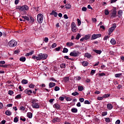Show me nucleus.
Wrapping results in <instances>:
<instances>
[{
  "label": "nucleus",
  "instance_id": "21",
  "mask_svg": "<svg viewBox=\"0 0 124 124\" xmlns=\"http://www.w3.org/2000/svg\"><path fill=\"white\" fill-rule=\"evenodd\" d=\"M117 15V11H116L115 10H114L113 11H112V15L111 16V17H116Z\"/></svg>",
  "mask_w": 124,
  "mask_h": 124
},
{
  "label": "nucleus",
  "instance_id": "10",
  "mask_svg": "<svg viewBox=\"0 0 124 124\" xmlns=\"http://www.w3.org/2000/svg\"><path fill=\"white\" fill-rule=\"evenodd\" d=\"M53 123H60L61 122V119L59 117H55L52 120Z\"/></svg>",
  "mask_w": 124,
  "mask_h": 124
},
{
  "label": "nucleus",
  "instance_id": "4",
  "mask_svg": "<svg viewBox=\"0 0 124 124\" xmlns=\"http://www.w3.org/2000/svg\"><path fill=\"white\" fill-rule=\"evenodd\" d=\"M37 22L39 23V24L42 23V22H43V15L41 14H39L37 15Z\"/></svg>",
  "mask_w": 124,
  "mask_h": 124
},
{
  "label": "nucleus",
  "instance_id": "48",
  "mask_svg": "<svg viewBox=\"0 0 124 124\" xmlns=\"http://www.w3.org/2000/svg\"><path fill=\"white\" fill-rule=\"evenodd\" d=\"M56 47H57V44H56L55 43H53L51 45V48H56Z\"/></svg>",
  "mask_w": 124,
  "mask_h": 124
},
{
  "label": "nucleus",
  "instance_id": "20",
  "mask_svg": "<svg viewBox=\"0 0 124 124\" xmlns=\"http://www.w3.org/2000/svg\"><path fill=\"white\" fill-rule=\"evenodd\" d=\"M71 112L72 113H77V112H78V109H77L76 108H72L71 109Z\"/></svg>",
  "mask_w": 124,
  "mask_h": 124
},
{
  "label": "nucleus",
  "instance_id": "29",
  "mask_svg": "<svg viewBox=\"0 0 124 124\" xmlns=\"http://www.w3.org/2000/svg\"><path fill=\"white\" fill-rule=\"evenodd\" d=\"M65 8H66L67 9H70L71 8V5H70V4H66V5H65Z\"/></svg>",
  "mask_w": 124,
  "mask_h": 124
},
{
  "label": "nucleus",
  "instance_id": "41",
  "mask_svg": "<svg viewBox=\"0 0 124 124\" xmlns=\"http://www.w3.org/2000/svg\"><path fill=\"white\" fill-rule=\"evenodd\" d=\"M21 94H18L17 96H16L15 98L16 99H20L21 97Z\"/></svg>",
  "mask_w": 124,
  "mask_h": 124
},
{
  "label": "nucleus",
  "instance_id": "34",
  "mask_svg": "<svg viewBox=\"0 0 124 124\" xmlns=\"http://www.w3.org/2000/svg\"><path fill=\"white\" fill-rule=\"evenodd\" d=\"M60 67L61 68H65V63H62L60 64Z\"/></svg>",
  "mask_w": 124,
  "mask_h": 124
},
{
  "label": "nucleus",
  "instance_id": "63",
  "mask_svg": "<svg viewBox=\"0 0 124 124\" xmlns=\"http://www.w3.org/2000/svg\"><path fill=\"white\" fill-rule=\"evenodd\" d=\"M18 53H20V50L19 49H16L15 51V54H18Z\"/></svg>",
  "mask_w": 124,
  "mask_h": 124
},
{
  "label": "nucleus",
  "instance_id": "59",
  "mask_svg": "<svg viewBox=\"0 0 124 124\" xmlns=\"http://www.w3.org/2000/svg\"><path fill=\"white\" fill-rule=\"evenodd\" d=\"M3 108V104L0 102V109H2Z\"/></svg>",
  "mask_w": 124,
  "mask_h": 124
},
{
  "label": "nucleus",
  "instance_id": "15",
  "mask_svg": "<svg viewBox=\"0 0 124 124\" xmlns=\"http://www.w3.org/2000/svg\"><path fill=\"white\" fill-rule=\"evenodd\" d=\"M84 57H85L86 58H87V59H91V57H92V55L90 53H85Z\"/></svg>",
  "mask_w": 124,
  "mask_h": 124
},
{
  "label": "nucleus",
  "instance_id": "60",
  "mask_svg": "<svg viewBox=\"0 0 124 124\" xmlns=\"http://www.w3.org/2000/svg\"><path fill=\"white\" fill-rule=\"evenodd\" d=\"M82 10L83 11L86 12L87 11V8L86 7H83L82 8Z\"/></svg>",
  "mask_w": 124,
  "mask_h": 124
},
{
  "label": "nucleus",
  "instance_id": "52",
  "mask_svg": "<svg viewBox=\"0 0 124 124\" xmlns=\"http://www.w3.org/2000/svg\"><path fill=\"white\" fill-rule=\"evenodd\" d=\"M106 74H105V73H99V76L100 77L101 76H106Z\"/></svg>",
  "mask_w": 124,
  "mask_h": 124
},
{
  "label": "nucleus",
  "instance_id": "1",
  "mask_svg": "<svg viewBox=\"0 0 124 124\" xmlns=\"http://www.w3.org/2000/svg\"><path fill=\"white\" fill-rule=\"evenodd\" d=\"M48 58V55L46 54L39 53L38 56L33 55L32 56V60H36V61H41V60H46Z\"/></svg>",
  "mask_w": 124,
  "mask_h": 124
},
{
  "label": "nucleus",
  "instance_id": "19",
  "mask_svg": "<svg viewBox=\"0 0 124 124\" xmlns=\"http://www.w3.org/2000/svg\"><path fill=\"white\" fill-rule=\"evenodd\" d=\"M56 86V83L54 82H50L49 83V88H53Z\"/></svg>",
  "mask_w": 124,
  "mask_h": 124
},
{
  "label": "nucleus",
  "instance_id": "46",
  "mask_svg": "<svg viewBox=\"0 0 124 124\" xmlns=\"http://www.w3.org/2000/svg\"><path fill=\"white\" fill-rule=\"evenodd\" d=\"M95 71H96L95 70H92L91 73H90L91 75H92V76L93 75V74H94V73H95Z\"/></svg>",
  "mask_w": 124,
  "mask_h": 124
},
{
  "label": "nucleus",
  "instance_id": "31",
  "mask_svg": "<svg viewBox=\"0 0 124 124\" xmlns=\"http://www.w3.org/2000/svg\"><path fill=\"white\" fill-rule=\"evenodd\" d=\"M68 49L66 48V47H64L63 48V50H62V53H68Z\"/></svg>",
  "mask_w": 124,
  "mask_h": 124
},
{
  "label": "nucleus",
  "instance_id": "37",
  "mask_svg": "<svg viewBox=\"0 0 124 124\" xmlns=\"http://www.w3.org/2000/svg\"><path fill=\"white\" fill-rule=\"evenodd\" d=\"M44 42H45V43H48V42L49 41V39L48 38V37H45L44 39Z\"/></svg>",
  "mask_w": 124,
  "mask_h": 124
},
{
  "label": "nucleus",
  "instance_id": "22",
  "mask_svg": "<svg viewBox=\"0 0 124 124\" xmlns=\"http://www.w3.org/2000/svg\"><path fill=\"white\" fill-rule=\"evenodd\" d=\"M74 45V44L72 42H67L66 43V46H68V47H71V46H73Z\"/></svg>",
  "mask_w": 124,
  "mask_h": 124
},
{
  "label": "nucleus",
  "instance_id": "53",
  "mask_svg": "<svg viewBox=\"0 0 124 124\" xmlns=\"http://www.w3.org/2000/svg\"><path fill=\"white\" fill-rule=\"evenodd\" d=\"M97 99H98V100H103V99H104V98L103 96L102 97H98Z\"/></svg>",
  "mask_w": 124,
  "mask_h": 124
},
{
  "label": "nucleus",
  "instance_id": "8",
  "mask_svg": "<svg viewBox=\"0 0 124 124\" xmlns=\"http://www.w3.org/2000/svg\"><path fill=\"white\" fill-rule=\"evenodd\" d=\"M32 106L35 109H39V103L32 102Z\"/></svg>",
  "mask_w": 124,
  "mask_h": 124
},
{
  "label": "nucleus",
  "instance_id": "16",
  "mask_svg": "<svg viewBox=\"0 0 124 124\" xmlns=\"http://www.w3.org/2000/svg\"><path fill=\"white\" fill-rule=\"evenodd\" d=\"M50 14V15H53L54 17H57L58 16V13H57V12H55L54 10L52 11Z\"/></svg>",
  "mask_w": 124,
  "mask_h": 124
},
{
  "label": "nucleus",
  "instance_id": "64",
  "mask_svg": "<svg viewBox=\"0 0 124 124\" xmlns=\"http://www.w3.org/2000/svg\"><path fill=\"white\" fill-rule=\"evenodd\" d=\"M61 49V47L60 46L58 47H56L55 48L56 51H60Z\"/></svg>",
  "mask_w": 124,
  "mask_h": 124
},
{
  "label": "nucleus",
  "instance_id": "56",
  "mask_svg": "<svg viewBox=\"0 0 124 124\" xmlns=\"http://www.w3.org/2000/svg\"><path fill=\"white\" fill-rule=\"evenodd\" d=\"M79 100L80 101V102H83V101H84L85 99H84V98H80L79 99Z\"/></svg>",
  "mask_w": 124,
  "mask_h": 124
},
{
  "label": "nucleus",
  "instance_id": "54",
  "mask_svg": "<svg viewBox=\"0 0 124 124\" xmlns=\"http://www.w3.org/2000/svg\"><path fill=\"white\" fill-rule=\"evenodd\" d=\"M77 21H78V26H80L81 25V20H80L79 18H78Z\"/></svg>",
  "mask_w": 124,
  "mask_h": 124
},
{
  "label": "nucleus",
  "instance_id": "7",
  "mask_svg": "<svg viewBox=\"0 0 124 124\" xmlns=\"http://www.w3.org/2000/svg\"><path fill=\"white\" fill-rule=\"evenodd\" d=\"M99 37H101V34H93L91 37V40H94V39L99 38Z\"/></svg>",
  "mask_w": 124,
  "mask_h": 124
},
{
  "label": "nucleus",
  "instance_id": "38",
  "mask_svg": "<svg viewBox=\"0 0 124 124\" xmlns=\"http://www.w3.org/2000/svg\"><path fill=\"white\" fill-rule=\"evenodd\" d=\"M64 81L65 82H68V81H69V78L67 77L64 78Z\"/></svg>",
  "mask_w": 124,
  "mask_h": 124
},
{
  "label": "nucleus",
  "instance_id": "42",
  "mask_svg": "<svg viewBox=\"0 0 124 124\" xmlns=\"http://www.w3.org/2000/svg\"><path fill=\"white\" fill-rule=\"evenodd\" d=\"M111 28L115 30L117 28V24H116V23H114Z\"/></svg>",
  "mask_w": 124,
  "mask_h": 124
},
{
  "label": "nucleus",
  "instance_id": "61",
  "mask_svg": "<svg viewBox=\"0 0 124 124\" xmlns=\"http://www.w3.org/2000/svg\"><path fill=\"white\" fill-rule=\"evenodd\" d=\"M109 38V36H105L103 39V40L105 41V40H107V39H108Z\"/></svg>",
  "mask_w": 124,
  "mask_h": 124
},
{
  "label": "nucleus",
  "instance_id": "45",
  "mask_svg": "<svg viewBox=\"0 0 124 124\" xmlns=\"http://www.w3.org/2000/svg\"><path fill=\"white\" fill-rule=\"evenodd\" d=\"M19 119L17 117H15L14 119V123H18Z\"/></svg>",
  "mask_w": 124,
  "mask_h": 124
},
{
  "label": "nucleus",
  "instance_id": "5",
  "mask_svg": "<svg viewBox=\"0 0 124 124\" xmlns=\"http://www.w3.org/2000/svg\"><path fill=\"white\" fill-rule=\"evenodd\" d=\"M80 54V52L77 50H74L73 51L70 52V56L71 57H78Z\"/></svg>",
  "mask_w": 124,
  "mask_h": 124
},
{
  "label": "nucleus",
  "instance_id": "17",
  "mask_svg": "<svg viewBox=\"0 0 124 124\" xmlns=\"http://www.w3.org/2000/svg\"><path fill=\"white\" fill-rule=\"evenodd\" d=\"M114 30L115 29H114L113 28H112L111 27L110 28L108 29V35H111V34L112 33L113 31H114Z\"/></svg>",
  "mask_w": 124,
  "mask_h": 124
},
{
  "label": "nucleus",
  "instance_id": "44",
  "mask_svg": "<svg viewBox=\"0 0 124 124\" xmlns=\"http://www.w3.org/2000/svg\"><path fill=\"white\" fill-rule=\"evenodd\" d=\"M29 87L31 89H33V88H34V87H35V86L32 84H31L29 85Z\"/></svg>",
  "mask_w": 124,
  "mask_h": 124
},
{
  "label": "nucleus",
  "instance_id": "39",
  "mask_svg": "<svg viewBox=\"0 0 124 124\" xmlns=\"http://www.w3.org/2000/svg\"><path fill=\"white\" fill-rule=\"evenodd\" d=\"M49 80L53 81V82H57V80H56L54 78H49Z\"/></svg>",
  "mask_w": 124,
  "mask_h": 124
},
{
  "label": "nucleus",
  "instance_id": "51",
  "mask_svg": "<svg viewBox=\"0 0 124 124\" xmlns=\"http://www.w3.org/2000/svg\"><path fill=\"white\" fill-rule=\"evenodd\" d=\"M105 15H109V11H108V10H105Z\"/></svg>",
  "mask_w": 124,
  "mask_h": 124
},
{
  "label": "nucleus",
  "instance_id": "55",
  "mask_svg": "<svg viewBox=\"0 0 124 124\" xmlns=\"http://www.w3.org/2000/svg\"><path fill=\"white\" fill-rule=\"evenodd\" d=\"M84 104H91V103L90 101H89V100H85L84 101Z\"/></svg>",
  "mask_w": 124,
  "mask_h": 124
},
{
  "label": "nucleus",
  "instance_id": "35",
  "mask_svg": "<svg viewBox=\"0 0 124 124\" xmlns=\"http://www.w3.org/2000/svg\"><path fill=\"white\" fill-rule=\"evenodd\" d=\"M118 15H119V17H121V16H122V15H123V11L122 10H119L118 12Z\"/></svg>",
  "mask_w": 124,
  "mask_h": 124
},
{
  "label": "nucleus",
  "instance_id": "11",
  "mask_svg": "<svg viewBox=\"0 0 124 124\" xmlns=\"http://www.w3.org/2000/svg\"><path fill=\"white\" fill-rule=\"evenodd\" d=\"M54 108H55L56 109H57V110H59L60 108H61V106L59 104H55L53 105Z\"/></svg>",
  "mask_w": 124,
  "mask_h": 124
},
{
  "label": "nucleus",
  "instance_id": "62",
  "mask_svg": "<svg viewBox=\"0 0 124 124\" xmlns=\"http://www.w3.org/2000/svg\"><path fill=\"white\" fill-rule=\"evenodd\" d=\"M121 124V121L120 120H117L115 122V124Z\"/></svg>",
  "mask_w": 124,
  "mask_h": 124
},
{
  "label": "nucleus",
  "instance_id": "2",
  "mask_svg": "<svg viewBox=\"0 0 124 124\" xmlns=\"http://www.w3.org/2000/svg\"><path fill=\"white\" fill-rule=\"evenodd\" d=\"M16 9H19L20 11H22L23 12L29 10V6L27 5H24L22 6H17L16 7Z\"/></svg>",
  "mask_w": 124,
  "mask_h": 124
},
{
  "label": "nucleus",
  "instance_id": "23",
  "mask_svg": "<svg viewBox=\"0 0 124 124\" xmlns=\"http://www.w3.org/2000/svg\"><path fill=\"white\" fill-rule=\"evenodd\" d=\"M19 61L20 62H26V57H20L19 59Z\"/></svg>",
  "mask_w": 124,
  "mask_h": 124
},
{
  "label": "nucleus",
  "instance_id": "12",
  "mask_svg": "<svg viewBox=\"0 0 124 124\" xmlns=\"http://www.w3.org/2000/svg\"><path fill=\"white\" fill-rule=\"evenodd\" d=\"M107 109H108V110H112V109H113V105L111 104H108Z\"/></svg>",
  "mask_w": 124,
  "mask_h": 124
},
{
  "label": "nucleus",
  "instance_id": "28",
  "mask_svg": "<svg viewBox=\"0 0 124 124\" xmlns=\"http://www.w3.org/2000/svg\"><path fill=\"white\" fill-rule=\"evenodd\" d=\"M84 90V87L82 86H78V91L79 92H82Z\"/></svg>",
  "mask_w": 124,
  "mask_h": 124
},
{
  "label": "nucleus",
  "instance_id": "30",
  "mask_svg": "<svg viewBox=\"0 0 124 124\" xmlns=\"http://www.w3.org/2000/svg\"><path fill=\"white\" fill-rule=\"evenodd\" d=\"M22 17L24 19V20H26V21H30V17L27 16H23Z\"/></svg>",
  "mask_w": 124,
  "mask_h": 124
},
{
  "label": "nucleus",
  "instance_id": "3",
  "mask_svg": "<svg viewBox=\"0 0 124 124\" xmlns=\"http://www.w3.org/2000/svg\"><path fill=\"white\" fill-rule=\"evenodd\" d=\"M17 41L14 40H11L8 43L9 46L11 47H13L17 46Z\"/></svg>",
  "mask_w": 124,
  "mask_h": 124
},
{
  "label": "nucleus",
  "instance_id": "36",
  "mask_svg": "<svg viewBox=\"0 0 124 124\" xmlns=\"http://www.w3.org/2000/svg\"><path fill=\"white\" fill-rule=\"evenodd\" d=\"M79 95V93L77 92H74L72 93V95H73L74 96H76V95Z\"/></svg>",
  "mask_w": 124,
  "mask_h": 124
},
{
  "label": "nucleus",
  "instance_id": "26",
  "mask_svg": "<svg viewBox=\"0 0 124 124\" xmlns=\"http://www.w3.org/2000/svg\"><path fill=\"white\" fill-rule=\"evenodd\" d=\"M21 83L22 84V85H26V84H28V80L23 79L21 81Z\"/></svg>",
  "mask_w": 124,
  "mask_h": 124
},
{
  "label": "nucleus",
  "instance_id": "9",
  "mask_svg": "<svg viewBox=\"0 0 124 124\" xmlns=\"http://www.w3.org/2000/svg\"><path fill=\"white\" fill-rule=\"evenodd\" d=\"M24 93L28 94V95H31V94L32 93V91H31V90H30L28 89L25 90Z\"/></svg>",
  "mask_w": 124,
  "mask_h": 124
},
{
  "label": "nucleus",
  "instance_id": "14",
  "mask_svg": "<svg viewBox=\"0 0 124 124\" xmlns=\"http://www.w3.org/2000/svg\"><path fill=\"white\" fill-rule=\"evenodd\" d=\"M110 43L112 45H115L116 43V40L114 38L111 39Z\"/></svg>",
  "mask_w": 124,
  "mask_h": 124
},
{
  "label": "nucleus",
  "instance_id": "57",
  "mask_svg": "<svg viewBox=\"0 0 124 124\" xmlns=\"http://www.w3.org/2000/svg\"><path fill=\"white\" fill-rule=\"evenodd\" d=\"M107 115V111L103 112L102 113V116H106Z\"/></svg>",
  "mask_w": 124,
  "mask_h": 124
},
{
  "label": "nucleus",
  "instance_id": "24",
  "mask_svg": "<svg viewBox=\"0 0 124 124\" xmlns=\"http://www.w3.org/2000/svg\"><path fill=\"white\" fill-rule=\"evenodd\" d=\"M27 117L29 119H31L32 118V113L31 112L27 113Z\"/></svg>",
  "mask_w": 124,
  "mask_h": 124
},
{
  "label": "nucleus",
  "instance_id": "50",
  "mask_svg": "<svg viewBox=\"0 0 124 124\" xmlns=\"http://www.w3.org/2000/svg\"><path fill=\"white\" fill-rule=\"evenodd\" d=\"M109 96H110V95L108 94H104L103 97H104V98H106L107 97H109Z\"/></svg>",
  "mask_w": 124,
  "mask_h": 124
},
{
  "label": "nucleus",
  "instance_id": "49",
  "mask_svg": "<svg viewBox=\"0 0 124 124\" xmlns=\"http://www.w3.org/2000/svg\"><path fill=\"white\" fill-rule=\"evenodd\" d=\"M8 93H9V94H10V95H12V94H13V93H14V92L13 91L10 90L8 92Z\"/></svg>",
  "mask_w": 124,
  "mask_h": 124
},
{
  "label": "nucleus",
  "instance_id": "40",
  "mask_svg": "<svg viewBox=\"0 0 124 124\" xmlns=\"http://www.w3.org/2000/svg\"><path fill=\"white\" fill-rule=\"evenodd\" d=\"M54 91L55 92H58V91H60V87L58 86H55L54 88Z\"/></svg>",
  "mask_w": 124,
  "mask_h": 124
},
{
  "label": "nucleus",
  "instance_id": "18",
  "mask_svg": "<svg viewBox=\"0 0 124 124\" xmlns=\"http://www.w3.org/2000/svg\"><path fill=\"white\" fill-rule=\"evenodd\" d=\"M93 51L96 53V54H98V55H100V54L102 53V51L101 50L97 49H93Z\"/></svg>",
  "mask_w": 124,
  "mask_h": 124
},
{
  "label": "nucleus",
  "instance_id": "25",
  "mask_svg": "<svg viewBox=\"0 0 124 124\" xmlns=\"http://www.w3.org/2000/svg\"><path fill=\"white\" fill-rule=\"evenodd\" d=\"M33 53H34V51L32 50L30 52L27 53L25 55V57H29V56H31V55H32Z\"/></svg>",
  "mask_w": 124,
  "mask_h": 124
},
{
  "label": "nucleus",
  "instance_id": "47",
  "mask_svg": "<svg viewBox=\"0 0 124 124\" xmlns=\"http://www.w3.org/2000/svg\"><path fill=\"white\" fill-rule=\"evenodd\" d=\"M66 101H71L72 100V98L69 97H67L66 98Z\"/></svg>",
  "mask_w": 124,
  "mask_h": 124
},
{
  "label": "nucleus",
  "instance_id": "6",
  "mask_svg": "<svg viewBox=\"0 0 124 124\" xmlns=\"http://www.w3.org/2000/svg\"><path fill=\"white\" fill-rule=\"evenodd\" d=\"M71 30L73 32H76L78 31L77 27H76V24L74 22H73L71 24Z\"/></svg>",
  "mask_w": 124,
  "mask_h": 124
},
{
  "label": "nucleus",
  "instance_id": "27",
  "mask_svg": "<svg viewBox=\"0 0 124 124\" xmlns=\"http://www.w3.org/2000/svg\"><path fill=\"white\" fill-rule=\"evenodd\" d=\"M5 114L7 116H11V114H12V113L9 110H7L5 111Z\"/></svg>",
  "mask_w": 124,
  "mask_h": 124
},
{
  "label": "nucleus",
  "instance_id": "13",
  "mask_svg": "<svg viewBox=\"0 0 124 124\" xmlns=\"http://www.w3.org/2000/svg\"><path fill=\"white\" fill-rule=\"evenodd\" d=\"M82 65H83V66H88V65H89V62H87V61H83L81 62Z\"/></svg>",
  "mask_w": 124,
  "mask_h": 124
},
{
  "label": "nucleus",
  "instance_id": "33",
  "mask_svg": "<svg viewBox=\"0 0 124 124\" xmlns=\"http://www.w3.org/2000/svg\"><path fill=\"white\" fill-rule=\"evenodd\" d=\"M84 37L85 40H88V39H90L91 37L89 35H86Z\"/></svg>",
  "mask_w": 124,
  "mask_h": 124
},
{
  "label": "nucleus",
  "instance_id": "58",
  "mask_svg": "<svg viewBox=\"0 0 124 124\" xmlns=\"http://www.w3.org/2000/svg\"><path fill=\"white\" fill-rule=\"evenodd\" d=\"M105 121L106 123H109L110 122V119L109 118H105Z\"/></svg>",
  "mask_w": 124,
  "mask_h": 124
},
{
  "label": "nucleus",
  "instance_id": "32",
  "mask_svg": "<svg viewBox=\"0 0 124 124\" xmlns=\"http://www.w3.org/2000/svg\"><path fill=\"white\" fill-rule=\"evenodd\" d=\"M121 76H122V74H121V73L116 74L115 75V77H116V78H120V77H121Z\"/></svg>",
  "mask_w": 124,
  "mask_h": 124
},
{
  "label": "nucleus",
  "instance_id": "43",
  "mask_svg": "<svg viewBox=\"0 0 124 124\" xmlns=\"http://www.w3.org/2000/svg\"><path fill=\"white\" fill-rule=\"evenodd\" d=\"M81 37V35L80 34L78 33V35L76 36V39L77 40H78L79 38Z\"/></svg>",
  "mask_w": 124,
  "mask_h": 124
}]
</instances>
